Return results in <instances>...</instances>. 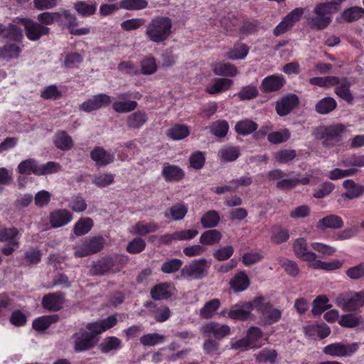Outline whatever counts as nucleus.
I'll return each mask as SVG.
<instances>
[{
	"mask_svg": "<svg viewBox=\"0 0 364 364\" xmlns=\"http://www.w3.org/2000/svg\"><path fill=\"white\" fill-rule=\"evenodd\" d=\"M122 348V341L115 336H109L105 338L100 344V348L104 353H110L112 350H117Z\"/></svg>",
	"mask_w": 364,
	"mask_h": 364,
	"instance_id": "nucleus-39",
	"label": "nucleus"
},
{
	"mask_svg": "<svg viewBox=\"0 0 364 364\" xmlns=\"http://www.w3.org/2000/svg\"><path fill=\"white\" fill-rule=\"evenodd\" d=\"M346 132V127L342 124H336L321 127L316 132V137L323 141L326 146H333L341 141V134Z\"/></svg>",
	"mask_w": 364,
	"mask_h": 364,
	"instance_id": "nucleus-3",
	"label": "nucleus"
},
{
	"mask_svg": "<svg viewBox=\"0 0 364 364\" xmlns=\"http://www.w3.org/2000/svg\"><path fill=\"white\" fill-rule=\"evenodd\" d=\"M158 228V225L154 222L144 223V221H139L129 229V232L133 235H146L154 232Z\"/></svg>",
	"mask_w": 364,
	"mask_h": 364,
	"instance_id": "nucleus-26",
	"label": "nucleus"
},
{
	"mask_svg": "<svg viewBox=\"0 0 364 364\" xmlns=\"http://www.w3.org/2000/svg\"><path fill=\"white\" fill-rule=\"evenodd\" d=\"M166 336L159 333H147L140 338V343L145 346H154L164 343Z\"/></svg>",
	"mask_w": 364,
	"mask_h": 364,
	"instance_id": "nucleus-48",
	"label": "nucleus"
},
{
	"mask_svg": "<svg viewBox=\"0 0 364 364\" xmlns=\"http://www.w3.org/2000/svg\"><path fill=\"white\" fill-rule=\"evenodd\" d=\"M148 6L146 0H122L119 3L120 9L126 10H141Z\"/></svg>",
	"mask_w": 364,
	"mask_h": 364,
	"instance_id": "nucleus-50",
	"label": "nucleus"
},
{
	"mask_svg": "<svg viewBox=\"0 0 364 364\" xmlns=\"http://www.w3.org/2000/svg\"><path fill=\"white\" fill-rule=\"evenodd\" d=\"M299 98L296 95L289 94L277 101L276 110L279 116L287 115L297 105Z\"/></svg>",
	"mask_w": 364,
	"mask_h": 364,
	"instance_id": "nucleus-18",
	"label": "nucleus"
},
{
	"mask_svg": "<svg viewBox=\"0 0 364 364\" xmlns=\"http://www.w3.org/2000/svg\"><path fill=\"white\" fill-rule=\"evenodd\" d=\"M247 337L250 341L251 347L259 348L262 345L261 342L262 331L259 328L255 326L250 328L247 333Z\"/></svg>",
	"mask_w": 364,
	"mask_h": 364,
	"instance_id": "nucleus-54",
	"label": "nucleus"
},
{
	"mask_svg": "<svg viewBox=\"0 0 364 364\" xmlns=\"http://www.w3.org/2000/svg\"><path fill=\"white\" fill-rule=\"evenodd\" d=\"M64 294L62 292H54L43 296L42 306L50 311H57L62 308Z\"/></svg>",
	"mask_w": 364,
	"mask_h": 364,
	"instance_id": "nucleus-19",
	"label": "nucleus"
},
{
	"mask_svg": "<svg viewBox=\"0 0 364 364\" xmlns=\"http://www.w3.org/2000/svg\"><path fill=\"white\" fill-rule=\"evenodd\" d=\"M74 9L82 16H90L95 14L96 4H87L85 1H79L74 4Z\"/></svg>",
	"mask_w": 364,
	"mask_h": 364,
	"instance_id": "nucleus-44",
	"label": "nucleus"
},
{
	"mask_svg": "<svg viewBox=\"0 0 364 364\" xmlns=\"http://www.w3.org/2000/svg\"><path fill=\"white\" fill-rule=\"evenodd\" d=\"M305 331L309 336L316 335L318 338L322 339L329 336L331 330L329 327L323 324H314L305 328Z\"/></svg>",
	"mask_w": 364,
	"mask_h": 364,
	"instance_id": "nucleus-42",
	"label": "nucleus"
},
{
	"mask_svg": "<svg viewBox=\"0 0 364 364\" xmlns=\"http://www.w3.org/2000/svg\"><path fill=\"white\" fill-rule=\"evenodd\" d=\"M141 96L138 92L134 95L131 92L120 93L117 95V100L112 104V109L118 113H127L134 110L137 107V102L134 100H128L130 97L139 98Z\"/></svg>",
	"mask_w": 364,
	"mask_h": 364,
	"instance_id": "nucleus-11",
	"label": "nucleus"
},
{
	"mask_svg": "<svg viewBox=\"0 0 364 364\" xmlns=\"http://www.w3.org/2000/svg\"><path fill=\"white\" fill-rule=\"evenodd\" d=\"M345 0H338L318 4L308 18L307 23L311 28L322 30L332 21L331 15L339 10L341 4Z\"/></svg>",
	"mask_w": 364,
	"mask_h": 364,
	"instance_id": "nucleus-1",
	"label": "nucleus"
},
{
	"mask_svg": "<svg viewBox=\"0 0 364 364\" xmlns=\"http://www.w3.org/2000/svg\"><path fill=\"white\" fill-rule=\"evenodd\" d=\"M21 39L19 41H14V43L6 44L0 48V58L3 59L9 60L11 58H17L21 52V49L17 43L21 42Z\"/></svg>",
	"mask_w": 364,
	"mask_h": 364,
	"instance_id": "nucleus-34",
	"label": "nucleus"
},
{
	"mask_svg": "<svg viewBox=\"0 0 364 364\" xmlns=\"http://www.w3.org/2000/svg\"><path fill=\"white\" fill-rule=\"evenodd\" d=\"M257 129V124L250 119H244L238 122L235 127V132L241 135H248Z\"/></svg>",
	"mask_w": 364,
	"mask_h": 364,
	"instance_id": "nucleus-45",
	"label": "nucleus"
},
{
	"mask_svg": "<svg viewBox=\"0 0 364 364\" xmlns=\"http://www.w3.org/2000/svg\"><path fill=\"white\" fill-rule=\"evenodd\" d=\"M117 319L114 316H110L107 318L100 320L96 322H90L87 323L86 328L90 331L89 333L97 335L103 333L104 331L112 328L117 324Z\"/></svg>",
	"mask_w": 364,
	"mask_h": 364,
	"instance_id": "nucleus-17",
	"label": "nucleus"
},
{
	"mask_svg": "<svg viewBox=\"0 0 364 364\" xmlns=\"http://www.w3.org/2000/svg\"><path fill=\"white\" fill-rule=\"evenodd\" d=\"M336 80L333 81V86L335 87V93L348 103H352L353 96L350 92V87L351 82L347 77L339 78L336 77Z\"/></svg>",
	"mask_w": 364,
	"mask_h": 364,
	"instance_id": "nucleus-16",
	"label": "nucleus"
},
{
	"mask_svg": "<svg viewBox=\"0 0 364 364\" xmlns=\"http://www.w3.org/2000/svg\"><path fill=\"white\" fill-rule=\"evenodd\" d=\"M0 34L13 41H19L23 38L21 28L14 24H10L6 28H4L0 23Z\"/></svg>",
	"mask_w": 364,
	"mask_h": 364,
	"instance_id": "nucleus-36",
	"label": "nucleus"
},
{
	"mask_svg": "<svg viewBox=\"0 0 364 364\" xmlns=\"http://www.w3.org/2000/svg\"><path fill=\"white\" fill-rule=\"evenodd\" d=\"M343 264V261L339 259H333L330 262H323L320 259H315L312 263H310V267L315 269H323L326 271H333L340 269Z\"/></svg>",
	"mask_w": 364,
	"mask_h": 364,
	"instance_id": "nucleus-31",
	"label": "nucleus"
},
{
	"mask_svg": "<svg viewBox=\"0 0 364 364\" xmlns=\"http://www.w3.org/2000/svg\"><path fill=\"white\" fill-rule=\"evenodd\" d=\"M104 245L102 237L96 236L85 237L74 246V255L76 257H84L99 252Z\"/></svg>",
	"mask_w": 364,
	"mask_h": 364,
	"instance_id": "nucleus-4",
	"label": "nucleus"
},
{
	"mask_svg": "<svg viewBox=\"0 0 364 364\" xmlns=\"http://www.w3.org/2000/svg\"><path fill=\"white\" fill-rule=\"evenodd\" d=\"M285 83V80L281 75H272L263 79L261 88L264 92H274L279 90Z\"/></svg>",
	"mask_w": 364,
	"mask_h": 364,
	"instance_id": "nucleus-22",
	"label": "nucleus"
},
{
	"mask_svg": "<svg viewBox=\"0 0 364 364\" xmlns=\"http://www.w3.org/2000/svg\"><path fill=\"white\" fill-rule=\"evenodd\" d=\"M58 317L55 315L43 316L36 318L33 321V328L38 331H43L47 329L51 323L56 322Z\"/></svg>",
	"mask_w": 364,
	"mask_h": 364,
	"instance_id": "nucleus-43",
	"label": "nucleus"
},
{
	"mask_svg": "<svg viewBox=\"0 0 364 364\" xmlns=\"http://www.w3.org/2000/svg\"><path fill=\"white\" fill-rule=\"evenodd\" d=\"M200 331L205 336L213 335L216 340H220L230 333V328L228 325H220L217 322L211 321L203 324L200 327Z\"/></svg>",
	"mask_w": 364,
	"mask_h": 364,
	"instance_id": "nucleus-13",
	"label": "nucleus"
},
{
	"mask_svg": "<svg viewBox=\"0 0 364 364\" xmlns=\"http://www.w3.org/2000/svg\"><path fill=\"white\" fill-rule=\"evenodd\" d=\"M220 306L218 299H213L205 304L200 310V316L203 318H210Z\"/></svg>",
	"mask_w": 364,
	"mask_h": 364,
	"instance_id": "nucleus-47",
	"label": "nucleus"
},
{
	"mask_svg": "<svg viewBox=\"0 0 364 364\" xmlns=\"http://www.w3.org/2000/svg\"><path fill=\"white\" fill-rule=\"evenodd\" d=\"M279 264L284 268V271L292 277H296L299 273V269L297 264L292 260L284 257H279L278 259Z\"/></svg>",
	"mask_w": 364,
	"mask_h": 364,
	"instance_id": "nucleus-58",
	"label": "nucleus"
},
{
	"mask_svg": "<svg viewBox=\"0 0 364 364\" xmlns=\"http://www.w3.org/2000/svg\"><path fill=\"white\" fill-rule=\"evenodd\" d=\"M336 304L344 311H355L364 306V291L341 294L336 298Z\"/></svg>",
	"mask_w": 364,
	"mask_h": 364,
	"instance_id": "nucleus-7",
	"label": "nucleus"
},
{
	"mask_svg": "<svg viewBox=\"0 0 364 364\" xmlns=\"http://www.w3.org/2000/svg\"><path fill=\"white\" fill-rule=\"evenodd\" d=\"M208 261L205 258H200L191 261L186 264L181 269V276L188 280L200 279L208 274Z\"/></svg>",
	"mask_w": 364,
	"mask_h": 364,
	"instance_id": "nucleus-5",
	"label": "nucleus"
},
{
	"mask_svg": "<svg viewBox=\"0 0 364 364\" xmlns=\"http://www.w3.org/2000/svg\"><path fill=\"white\" fill-rule=\"evenodd\" d=\"M255 309L261 314V321L264 325L273 324L281 318V311L269 303H264L262 298L255 299Z\"/></svg>",
	"mask_w": 364,
	"mask_h": 364,
	"instance_id": "nucleus-6",
	"label": "nucleus"
},
{
	"mask_svg": "<svg viewBox=\"0 0 364 364\" xmlns=\"http://www.w3.org/2000/svg\"><path fill=\"white\" fill-rule=\"evenodd\" d=\"M360 347L358 343L345 344L336 342L325 346L323 349L324 354L331 357H350L356 353Z\"/></svg>",
	"mask_w": 364,
	"mask_h": 364,
	"instance_id": "nucleus-8",
	"label": "nucleus"
},
{
	"mask_svg": "<svg viewBox=\"0 0 364 364\" xmlns=\"http://www.w3.org/2000/svg\"><path fill=\"white\" fill-rule=\"evenodd\" d=\"M91 159L99 166H105L114 160V152L106 151L101 147L94 149L90 154Z\"/></svg>",
	"mask_w": 364,
	"mask_h": 364,
	"instance_id": "nucleus-21",
	"label": "nucleus"
},
{
	"mask_svg": "<svg viewBox=\"0 0 364 364\" xmlns=\"http://www.w3.org/2000/svg\"><path fill=\"white\" fill-rule=\"evenodd\" d=\"M290 132L287 129H282L277 132H272L267 135L268 141L274 144L287 141L290 138Z\"/></svg>",
	"mask_w": 364,
	"mask_h": 364,
	"instance_id": "nucleus-52",
	"label": "nucleus"
},
{
	"mask_svg": "<svg viewBox=\"0 0 364 364\" xmlns=\"http://www.w3.org/2000/svg\"><path fill=\"white\" fill-rule=\"evenodd\" d=\"M93 226V221L90 218H81L75 224L73 232L77 236H82L88 233Z\"/></svg>",
	"mask_w": 364,
	"mask_h": 364,
	"instance_id": "nucleus-40",
	"label": "nucleus"
},
{
	"mask_svg": "<svg viewBox=\"0 0 364 364\" xmlns=\"http://www.w3.org/2000/svg\"><path fill=\"white\" fill-rule=\"evenodd\" d=\"M161 175L166 181H178L183 178L184 171L178 166L165 164Z\"/></svg>",
	"mask_w": 364,
	"mask_h": 364,
	"instance_id": "nucleus-24",
	"label": "nucleus"
},
{
	"mask_svg": "<svg viewBox=\"0 0 364 364\" xmlns=\"http://www.w3.org/2000/svg\"><path fill=\"white\" fill-rule=\"evenodd\" d=\"M61 169V166L54 161H49L45 164H38L36 170V175H46L58 172Z\"/></svg>",
	"mask_w": 364,
	"mask_h": 364,
	"instance_id": "nucleus-63",
	"label": "nucleus"
},
{
	"mask_svg": "<svg viewBox=\"0 0 364 364\" xmlns=\"http://www.w3.org/2000/svg\"><path fill=\"white\" fill-rule=\"evenodd\" d=\"M343 226L342 218L336 215H328L321 219L316 225L319 230L339 229Z\"/></svg>",
	"mask_w": 364,
	"mask_h": 364,
	"instance_id": "nucleus-23",
	"label": "nucleus"
},
{
	"mask_svg": "<svg viewBox=\"0 0 364 364\" xmlns=\"http://www.w3.org/2000/svg\"><path fill=\"white\" fill-rule=\"evenodd\" d=\"M72 219V213L66 209L55 210L50 214V223L53 228L63 227L68 224Z\"/></svg>",
	"mask_w": 364,
	"mask_h": 364,
	"instance_id": "nucleus-20",
	"label": "nucleus"
},
{
	"mask_svg": "<svg viewBox=\"0 0 364 364\" xmlns=\"http://www.w3.org/2000/svg\"><path fill=\"white\" fill-rule=\"evenodd\" d=\"M249 284V279L244 272L237 274L230 281L231 288L237 292L245 290Z\"/></svg>",
	"mask_w": 364,
	"mask_h": 364,
	"instance_id": "nucleus-38",
	"label": "nucleus"
},
{
	"mask_svg": "<svg viewBox=\"0 0 364 364\" xmlns=\"http://www.w3.org/2000/svg\"><path fill=\"white\" fill-rule=\"evenodd\" d=\"M277 357V353L275 350L264 349L259 351L256 355V360L259 363H274Z\"/></svg>",
	"mask_w": 364,
	"mask_h": 364,
	"instance_id": "nucleus-64",
	"label": "nucleus"
},
{
	"mask_svg": "<svg viewBox=\"0 0 364 364\" xmlns=\"http://www.w3.org/2000/svg\"><path fill=\"white\" fill-rule=\"evenodd\" d=\"M173 288L168 283L156 285L151 291V297L155 300L168 299L173 295Z\"/></svg>",
	"mask_w": 364,
	"mask_h": 364,
	"instance_id": "nucleus-27",
	"label": "nucleus"
},
{
	"mask_svg": "<svg viewBox=\"0 0 364 364\" xmlns=\"http://www.w3.org/2000/svg\"><path fill=\"white\" fill-rule=\"evenodd\" d=\"M53 142L55 146L63 151H68L73 146V141L67 132L61 131L55 134Z\"/></svg>",
	"mask_w": 364,
	"mask_h": 364,
	"instance_id": "nucleus-30",
	"label": "nucleus"
},
{
	"mask_svg": "<svg viewBox=\"0 0 364 364\" xmlns=\"http://www.w3.org/2000/svg\"><path fill=\"white\" fill-rule=\"evenodd\" d=\"M337 107L336 101L331 97H326L320 100L315 106V110L321 114H327L334 110Z\"/></svg>",
	"mask_w": 364,
	"mask_h": 364,
	"instance_id": "nucleus-33",
	"label": "nucleus"
},
{
	"mask_svg": "<svg viewBox=\"0 0 364 364\" xmlns=\"http://www.w3.org/2000/svg\"><path fill=\"white\" fill-rule=\"evenodd\" d=\"M293 250L298 258L306 262L312 263L313 260L318 257L315 252L308 250L307 242L303 237L298 238L294 242Z\"/></svg>",
	"mask_w": 364,
	"mask_h": 364,
	"instance_id": "nucleus-15",
	"label": "nucleus"
},
{
	"mask_svg": "<svg viewBox=\"0 0 364 364\" xmlns=\"http://www.w3.org/2000/svg\"><path fill=\"white\" fill-rule=\"evenodd\" d=\"M328 299L325 295L317 296L313 302L311 312L314 315L321 314L326 309L329 308Z\"/></svg>",
	"mask_w": 364,
	"mask_h": 364,
	"instance_id": "nucleus-55",
	"label": "nucleus"
},
{
	"mask_svg": "<svg viewBox=\"0 0 364 364\" xmlns=\"http://www.w3.org/2000/svg\"><path fill=\"white\" fill-rule=\"evenodd\" d=\"M146 121L147 117L145 112H136L128 116L127 124L132 129H139Z\"/></svg>",
	"mask_w": 364,
	"mask_h": 364,
	"instance_id": "nucleus-41",
	"label": "nucleus"
},
{
	"mask_svg": "<svg viewBox=\"0 0 364 364\" xmlns=\"http://www.w3.org/2000/svg\"><path fill=\"white\" fill-rule=\"evenodd\" d=\"M172 28L173 21L169 17L159 16L148 23L146 35L150 41L161 43L170 38Z\"/></svg>",
	"mask_w": 364,
	"mask_h": 364,
	"instance_id": "nucleus-2",
	"label": "nucleus"
},
{
	"mask_svg": "<svg viewBox=\"0 0 364 364\" xmlns=\"http://www.w3.org/2000/svg\"><path fill=\"white\" fill-rule=\"evenodd\" d=\"M112 102L111 96L100 93L92 96L83 102L79 107L80 111L91 112L109 106Z\"/></svg>",
	"mask_w": 364,
	"mask_h": 364,
	"instance_id": "nucleus-10",
	"label": "nucleus"
},
{
	"mask_svg": "<svg viewBox=\"0 0 364 364\" xmlns=\"http://www.w3.org/2000/svg\"><path fill=\"white\" fill-rule=\"evenodd\" d=\"M190 134L187 126L183 124H176L168 129V136L173 140H181Z\"/></svg>",
	"mask_w": 364,
	"mask_h": 364,
	"instance_id": "nucleus-49",
	"label": "nucleus"
},
{
	"mask_svg": "<svg viewBox=\"0 0 364 364\" xmlns=\"http://www.w3.org/2000/svg\"><path fill=\"white\" fill-rule=\"evenodd\" d=\"M364 14V9L360 7H352L345 10L342 14V18L346 21H354L360 18Z\"/></svg>",
	"mask_w": 364,
	"mask_h": 364,
	"instance_id": "nucleus-61",
	"label": "nucleus"
},
{
	"mask_svg": "<svg viewBox=\"0 0 364 364\" xmlns=\"http://www.w3.org/2000/svg\"><path fill=\"white\" fill-rule=\"evenodd\" d=\"M24 26L27 38L33 41L38 40L41 36L48 33L50 28L41 23L27 18L18 19Z\"/></svg>",
	"mask_w": 364,
	"mask_h": 364,
	"instance_id": "nucleus-12",
	"label": "nucleus"
},
{
	"mask_svg": "<svg viewBox=\"0 0 364 364\" xmlns=\"http://www.w3.org/2000/svg\"><path fill=\"white\" fill-rule=\"evenodd\" d=\"M311 248L316 252L321 257H326L333 255L336 249L333 246H331L322 242H312Z\"/></svg>",
	"mask_w": 364,
	"mask_h": 364,
	"instance_id": "nucleus-59",
	"label": "nucleus"
},
{
	"mask_svg": "<svg viewBox=\"0 0 364 364\" xmlns=\"http://www.w3.org/2000/svg\"><path fill=\"white\" fill-rule=\"evenodd\" d=\"M73 348L76 352H82L92 348L98 339L85 329H80L72 336Z\"/></svg>",
	"mask_w": 364,
	"mask_h": 364,
	"instance_id": "nucleus-9",
	"label": "nucleus"
},
{
	"mask_svg": "<svg viewBox=\"0 0 364 364\" xmlns=\"http://www.w3.org/2000/svg\"><path fill=\"white\" fill-rule=\"evenodd\" d=\"M38 164H37L36 161L33 159H28L21 161L18 164L17 170L18 173L21 174H36V170L38 169Z\"/></svg>",
	"mask_w": 364,
	"mask_h": 364,
	"instance_id": "nucleus-51",
	"label": "nucleus"
},
{
	"mask_svg": "<svg viewBox=\"0 0 364 364\" xmlns=\"http://www.w3.org/2000/svg\"><path fill=\"white\" fill-rule=\"evenodd\" d=\"M220 221V215L215 210H209L200 219V223L204 228H215Z\"/></svg>",
	"mask_w": 364,
	"mask_h": 364,
	"instance_id": "nucleus-46",
	"label": "nucleus"
},
{
	"mask_svg": "<svg viewBox=\"0 0 364 364\" xmlns=\"http://www.w3.org/2000/svg\"><path fill=\"white\" fill-rule=\"evenodd\" d=\"M232 80L228 78H217L206 87L208 93L214 95L229 90Z\"/></svg>",
	"mask_w": 364,
	"mask_h": 364,
	"instance_id": "nucleus-29",
	"label": "nucleus"
},
{
	"mask_svg": "<svg viewBox=\"0 0 364 364\" xmlns=\"http://www.w3.org/2000/svg\"><path fill=\"white\" fill-rule=\"evenodd\" d=\"M343 186L346 189V192L343 196L348 199L358 198L364 193V186L355 183L352 180L344 181Z\"/></svg>",
	"mask_w": 364,
	"mask_h": 364,
	"instance_id": "nucleus-28",
	"label": "nucleus"
},
{
	"mask_svg": "<svg viewBox=\"0 0 364 364\" xmlns=\"http://www.w3.org/2000/svg\"><path fill=\"white\" fill-rule=\"evenodd\" d=\"M182 264L183 262L180 259H170L162 264L161 270L165 274L175 273L181 269Z\"/></svg>",
	"mask_w": 364,
	"mask_h": 364,
	"instance_id": "nucleus-56",
	"label": "nucleus"
},
{
	"mask_svg": "<svg viewBox=\"0 0 364 364\" xmlns=\"http://www.w3.org/2000/svg\"><path fill=\"white\" fill-rule=\"evenodd\" d=\"M240 155L238 146H226L221 148L218 152L220 159L225 162L235 161Z\"/></svg>",
	"mask_w": 364,
	"mask_h": 364,
	"instance_id": "nucleus-32",
	"label": "nucleus"
},
{
	"mask_svg": "<svg viewBox=\"0 0 364 364\" xmlns=\"http://www.w3.org/2000/svg\"><path fill=\"white\" fill-rule=\"evenodd\" d=\"M249 53V47L244 44L235 45L226 53L225 57L232 60H242L246 58Z\"/></svg>",
	"mask_w": 364,
	"mask_h": 364,
	"instance_id": "nucleus-35",
	"label": "nucleus"
},
{
	"mask_svg": "<svg viewBox=\"0 0 364 364\" xmlns=\"http://www.w3.org/2000/svg\"><path fill=\"white\" fill-rule=\"evenodd\" d=\"M358 171V169L356 168H350L344 170L336 168L328 171L326 176L331 180H337L345 177L353 176Z\"/></svg>",
	"mask_w": 364,
	"mask_h": 364,
	"instance_id": "nucleus-53",
	"label": "nucleus"
},
{
	"mask_svg": "<svg viewBox=\"0 0 364 364\" xmlns=\"http://www.w3.org/2000/svg\"><path fill=\"white\" fill-rule=\"evenodd\" d=\"M222 234L217 230H209L203 232L200 237V242L203 245H214L221 240Z\"/></svg>",
	"mask_w": 364,
	"mask_h": 364,
	"instance_id": "nucleus-37",
	"label": "nucleus"
},
{
	"mask_svg": "<svg viewBox=\"0 0 364 364\" xmlns=\"http://www.w3.org/2000/svg\"><path fill=\"white\" fill-rule=\"evenodd\" d=\"M157 70L155 59L151 57H146L141 61V72L144 75H152Z\"/></svg>",
	"mask_w": 364,
	"mask_h": 364,
	"instance_id": "nucleus-60",
	"label": "nucleus"
},
{
	"mask_svg": "<svg viewBox=\"0 0 364 364\" xmlns=\"http://www.w3.org/2000/svg\"><path fill=\"white\" fill-rule=\"evenodd\" d=\"M338 165L343 166L345 167L353 166L355 167H363L364 166V156L363 155H351L346 157L341 160Z\"/></svg>",
	"mask_w": 364,
	"mask_h": 364,
	"instance_id": "nucleus-57",
	"label": "nucleus"
},
{
	"mask_svg": "<svg viewBox=\"0 0 364 364\" xmlns=\"http://www.w3.org/2000/svg\"><path fill=\"white\" fill-rule=\"evenodd\" d=\"M253 309H255V300L251 302L237 304L228 311V317L235 320H247L251 316V311Z\"/></svg>",
	"mask_w": 364,
	"mask_h": 364,
	"instance_id": "nucleus-14",
	"label": "nucleus"
},
{
	"mask_svg": "<svg viewBox=\"0 0 364 364\" xmlns=\"http://www.w3.org/2000/svg\"><path fill=\"white\" fill-rule=\"evenodd\" d=\"M228 129V123L225 120H218L213 122L210 126L211 133L218 137L225 136Z\"/></svg>",
	"mask_w": 364,
	"mask_h": 364,
	"instance_id": "nucleus-62",
	"label": "nucleus"
},
{
	"mask_svg": "<svg viewBox=\"0 0 364 364\" xmlns=\"http://www.w3.org/2000/svg\"><path fill=\"white\" fill-rule=\"evenodd\" d=\"M213 72L217 75L234 77L237 75V68L230 63L216 62L211 65Z\"/></svg>",
	"mask_w": 364,
	"mask_h": 364,
	"instance_id": "nucleus-25",
	"label": "nucleus"
}]
</instances>
